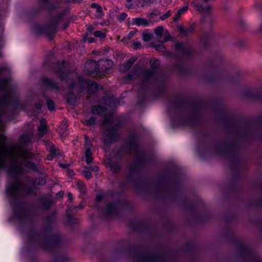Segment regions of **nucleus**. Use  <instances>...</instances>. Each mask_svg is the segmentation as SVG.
Masks as SVG:
<instances>
[{
    "label": "nucleus",
    "mask_w": 262,
    "mask_h": 262,
    "mask_svg": "<svg viewBox=\"0 0 262 262\" xmlns=\"http://www.w3.org/2000/svg\"><path fill=\"white\" fill-rule=\"evenodd\" d=\"M15 91L7 80L0 79V169L6 168L13 177L7 187L6 193L16 217L21 219L28 212L18 199L32 193L33 189L30 185L23 183L19 176L25 170L37 171L38 168L29 160L32 158L33 154L24 148L32 142L33 133L23 134L20 138L19 144L10 147L3 132L5 126L3 120H11L16 107L18 99Z\"/></svg>",
    "instance_id": "obj_1"
},
{
    "label": "nucleus",
    "mask_w": 262,
    "mask_h": 262,
    "mask_svg": "<svg viewBox=\"0 0 262 262\" xmlns=\"http://www.w3.org/2000/svg\"><path fill=\"white\" fill-rule=\"evenodd\" d=\"M140 74H142L143 80L140 84V88L143 89L147 85L153 84L157 78V74L153 70L145 69L141 70L139 65L136 64L133 70L124 77V81L128 82L132 78L138 76Z\"/></svg>",
    "instance_id": "obj_2"
},
{
    "label": "nucleus",
    "mask_w": 262,
    "mask_h": 262,
    "mask_svg": "<svg viewBox=\"0 0 262 262\" xmlns=\"http://www.w3.org/2000/svg\"><path fill=\"white\" fill-rule=\"evenodd\" d=\"M102 125L105 130L103 135L104 142L107 144L117 140L118 137L117 131L119 126L113 121L112 115L105 117Z\"/></svg>",
    "instance_id": "obj_3"
},
{
    "label": "nucleus",
    "mask_w": 262,
    "mask_h": 262,
    "mask_svg": "<svg viewBox=\"0 0 262 262\" xmlns=\"http://www.w3.org/2000/svg\"><path fill=\"white\" fill-rule=\"evenodd\" d=\"M70 89L75 92L83 91V89H86L91 93L94 92L98 89V84L91 80L84 79L82 77L78 79V81L73 82L70 85Z\"/></svg>",
    "instance_id": "obj_4"
},
{
    "label": "nucleus",
    "mask_w": 262,
    "mask_h": 262,
    "mask_svg": "<svg viewBox=\"0 0 262 262\" xmlns=\"http://www.w3.org/2000/svg\"><path fill=\"white\" fill-rule=\"evenodd\" d=\"M64 13H59L58 16L53 17L50 22L42 28L41 32L49 36L50 37L56 31L57 26L61 19Z\"/></svg>",
    "instance_id": "obj_5"
},
{
    "label": "nucleus",
    "mask_w": 262,
    "mask_h": 262,
    "mask_svg": "<svg viewBox=\"0 0 262 262\" xmlns=\"http://www.w3.org/2000/svg\"><path fill=\"white\" fill-rule=\"evenodd\" d=\"M112 61L111 60H101L97 62L98 76L104 75L107 71L112 66Z\"/></svg>",
    "instance_id": "obj_6"
},
{
    "label": "nucleus",
    "mask_w": 262,
    "mask_h": 262,
    "mask_svg": "<svg viewBox=\"0 0 262 262\" xmlns=\"http://www.w3.org/2000/svg\"><path fill=\"white\" fill-rule=\"evenodd\" d=\"M85 71L86 73L93 77H95L98 76V67H97V62L91 60L88 61L84 66Z\"/></svg>",
    "instance_id": "obj_7"
},
{
    "label": "nucleus",
    "mask_w": 262,
    "mask_h": 262,
    "mask_svg": "<svg viewBox=\"0 0 262 262\" xmlns=\"http://www.w3.org/2000/svg\"><path fill=\"white\" fill-rule=\"evenodd\" d=\"M175 49L184 57L188 56L192 53V50L190 47L182 42H177L175 45Z\"/></svg>",
    "instance_id": "obj_8"
},
{
    "label": "nucleus",
    "mask_w": 262,
    "mask_h": 262,
    "mask_svg": "<svg viewBox=\"0 0 262 262\" xmlns=\"http://www.w3.org/2000/svg\"><path fill=\"white\" fill-rule=\"evenodd\" d=\"M154 33L159 38L163 36V38L161 42H165L169 40L170 36L167 31H164V28L162 26H158L155 28Z\"/></svg>",
    "instance_id": "obj_9"
},
{
    "label": "nucleus",
    "mask_w": 262,
    "mask_h": 262,
    "mask_svg": "<svg viewBox=\"0 0 262 262\" xmlns=\"http://www.w3.org/2000/svg\"><path fill=\"white\" fill-rule=\"evenodd\" d=\"M64 61L58 63L55 68V72L58 75L59 78L65 79L67 76V70L64 66Z\"/></svg>",
    "instance_id": "obj_10"
},
{
    "label": "nucleus",
    "mask_w": 262,
    "mask_h": 262,
    "mask_svg": "<svg viewBox=\"0 0 262 262\" xmlns=\"http://www.w3.org/2000/svg\"><path fill=\"white\" fill-rule=\"evenodd\" d=\"M50 0H38V5L40 8L47 9L49 11L56 9L58 6L57 4L50 3Z\"/></svg>",
    "instance_id": "obj_11"
},
{
    "label": "nucleus",
    "mask_w": 262,
    "mask_h": 262,
    "mask_svg": "<svg viewBox=\"0 0 262 262\" xmlns=\"http://www.w3.org/2000/svg\"><path fill=\"white\" fill-rule=\"evenodd\" d=\"M102 211L104 215L107 216H112L116 213V206L113 203H110L105 206Z\"/></svg>",
    "instance_id": "obj_12"
},
{
    "label": "nucleus",
    "mask_w": 262,
    "mask_h": 262,
    "mask_svg": "<svg viewBox=\"0 0 262 262\" xmlns=\"http://www.w3.org/2000/svg\"><path fill=\"white\" fill-rule=\"evenodd\" d=\"M136 262H156L155 256L150 255L141 254L136 258Z\"/></svg>",
    "instance_id": "obj_13"
},
{
    "label": "nucleus",
    "mask_w": 262,
    "mask_h": 262,
    "mask_svg": "<svg viewBox=\"0 0 262 262\" xmlns=\"http://www.w3.org/2000/svg\"><path fill=\"white\" fill-rule=\"evenodd\" d=\"M132 24L138 26H148L150 24H152V22L150 20H147L142 17H138L133 18Z\"/></svg>",
    "instance_id": "obj_14"
},
{
    "label": "nucleus",
    "mask_w": 262,
    "mask_h": 262,
    "mask_svg": "<svg viewBox=\"0 0 262 262\" xmlns=\"http://www.w3.org/2000/svg\"><path fill=\"white\" fill-rule=\"evenodd\" d=\"M137 58L133 57L126 61L120 68V70L123 72H126L129 70L134 62L136 61Z\"/></svg>",
    "instance_id": "obj_15"
},
{
    "label": "nucleus",
    "mask_w": 262,
    "mask_h": 262,
    "mask_svg": "<svg viewBox=\"0 0 262 262\" xmlns=\"http://www.w3.org/2000/svg\"><path fill=\"white\" fill-rule=\"evenodd\" d=\"M47 122L45 119H42L38 126V134L40 137H42L47 133Z\"/></svg>",
    "instance_id": "obj_16"
},
{
    "label": "nucleus",
    "mask_w": 262,
    "mask_h": 262,
    "mask_svg": "<svg viewBox=\"0 0 262 262\" xmlns=\"http://www.w3.org/2000/svg\"><path fill=\"white\" fill-rule=\"evenodd\" d=\"M42 80L43 84L55 90L58 89V86L57 83L54 82L52 80L49 79L47 77L43 78Z\"/></svg>",
    "instance_id": "obj_17"
},
{
    "label": "nucleus",
    "mask_w": 262,
    "mask_h": 262,
    "mask_svg": "<svg viewBox=\"0 0 262 262\" xmlns=\"http://www.w3.org/2000/svg\"><path fill=\"white\" fill-rule=\"evenodd\" d=\"M91 111L93 114L102 115L105 113L106 108L104 106L98 105L97 106H92Z\"/></svg>",
    "instance_id": "obj_18"
},
{
    "label": "nucleus",
    "mask_w": 262,
    "mask_h": 262,
    "mask_svg": "<svg viewBox=\"0 0 262 262\" xmlns=\"http://www.w3.org/2000/svg\"><path fill=\"white\" fill-rule=\"evenodd\" d=\"M91 7L92 8L95 9V16L97 18L102 17L103 16V13L101 7L96 3L92 4Z\"/></svg>",
    "instance_id": "obj_19"
},
{
    "label": "nucleus",
    "mask_w": 262,
    "mask_h": 262,
    "mask_svg": "<svg viewBox=\"0 0 262 262\" xmlns=\"http://www.w3.org/2000/svg\"><path fill=\"white\" fill-rule=\"evenodd\" d=\"M194 30V28L192 26H190L187 28H184L182 26L179 27V30L181 33L184 35L187 36L191 33Z\"/></svg>",
    "instance_id": "obj_20"
},
{
    "label": "nucleus",
    "mask_w": 262,
    "mask_h": 262,
    "mask_svg": "<svg viewBox=\"0 0 262 262\" xmlns=\"http://www.w3.org/2000/svg\"><path fill=\"white\" fill-rule=\"evenodd\" d=\"M92 152L91 149L89 147H88L85 153V161L88 164H90L92 162L93 158L92 157Z\"/></svg>",
    "instance_id": "obj_21"
},
{
    "label": "nucleus",
    "mask_w": 262,
    "mask_h": 262,
    "mask_svg": "<svg viewBox=\"0 0 262 262\" xmlns=\"http://www.w3.org/2000/svg\"><path fill=\"white\" fill-rule=\"evenodd\" d=\"M137 1V3L138 5H140L141 7H144L145 6H149L150 5L153 4L157 0H136Z\"/></svg>",
    "instance_id": "obj_22"
},
{
    "label": "nucleus",
    "mask_w": 262,
    "mask_h": 262,
    "mask_svg": "<svg viewBox=\"0 0 262 262\" xmlns=\"http://www.w3.org/2000/svg\"><path fill=\"white\" fill-rule=\"evenodd\" d=\"M188 9V6H183L177 12L176 15L173 17V20L177 21L181 16V15L185 12Z\"/></svg>",
    "instance_id": "obj_23"
},
{
    "label": "nucleus",
    "mask_w": 262,
    "mask_h": 262,
    "mask_svg": "<svg viewBox=\"0 0 262 262\" xmlns=\"http://www.w3.org/2000/svg\"><path fill=\"white\" fill-rule=\"evenodd\" d=\"M77 188L79 190L81 194H85L86 192V187L83 182L79 181L77 182Z\"/></svg>",
    "instance_id": "obj_24"
},
{
    "label": "nucleus",
    "mask_w": 262,
    "mask_h": 262,
    "mask_svg": "<svg viewBox=\"0 0 262 262\" xmlns=\"http://www.w3.org/2000/svg\"><path fill=\"white\" fill-rule=\"evenodd\" d=\"M34 186L42 185L46 183L45 179L42 177L36 179L31 183Z\"/></svg>",
    "instance_id": "obj_25"
},
{
    "label": "nucleus",
    "mask_w": 262,
    "mask_h": 262,
    "mask_svg": "<svg viewBox=\"0 0 262 262\" xmlns=\"http://www.w3.org/2000/svg\"><path fill=\"white\" fill-rule=\"evenodd\" d=\"M160 64V62L159 60L156 59H152L150 60V65L152 69L157 68Z\"/></svg>",
    "instance_id": "obj_26"
},
{
    "label": "nucleus",
    "mask_w": 262,
    "mask_h": 262,
    "mask_svg": "<svg viewBox=\"0 0 262 262\" xmlns=\"http://www.w3.org/2000/svg\"><path fill=\"white\" fill-rule=\"evenodd\" d=\"M152 35L151 33L143 32L142 34V38L145 41L150 40L152 38Z\"/></svg>",
    "instance_id": "obj_27"
},
{
    "label": "nucleus",
    "mask_w": 262,
    "mask_h": 262,
    "mask_svg": "<svg viewBox=\"0 0 262 262\" xmlns=\"http://www.w3.org/2000/svg\"><path fill=\"white\" fill-rule=\"evenodd\" d=\"M110 166L114 172H117L120 169V166L117 163H110Z\"/></svg>",
    "instance_id": "obj_28"
},
{
    "label": "nucleus",
    "mask_w": 262,
    "mask_h": 262,
    "mask_svg": "<svg viewBox=\"0 0 262 262\" xmlns=\"http://www.w3.org/2000/svg\"><path fill=\"white\" fill-rule=\"evenodd\" d=\"M94 35L96 37H99L100 38H103L105 37L106 35L103 32L101 31H96L94 32Z\"/></svg>",
    "instance_id": "obj_29"
},
{
    "label": "nucleus",
    "mask_w": 262,
    "mask_h": 262,
    "mask_svg": "<svg viewBox=\"0 0 262 262\" xmlns=\"http://www.w3.org/2000/svg\"><path fill=\"white\" fill-rule=\"evenodd\" d=\"M47 104L48 108L50 111H53L54 109V103L52 100L47 99Z\"/></svg>",
    "instance_id": "obj_30"
},
{
    "label": "nucleus",
    "mask_w": 262,
    "mask_h": 262,
    "mask_svg": "<svg viewBox=\"0 0 262 262\" xmlns=\"http://www.w3.org/2000/svg\"><path fill=\"white\" fill-rule=\"evenodd\" d=\"M52 244V242L50 239H46L42 244V247L47 249H49L50 246Z\"/></svg>",
    "instance_id": "obj_31"
},
{
    "label": "nucleus",
    "mask_w": 262,
    "mask_h": 262,
    "mask_svg": "<svg viewBox=\"0 0 262 262\" xmlns=\"http://www.w3.org/2000/svg\"><path fill=\"white\" fill-rule=\"evenodd\" d=\"M194 112H192L191 116H189L184 122L183 123V124L190 125L191 122L194 120Z\"/></svg>",
    "instance_id": "obj_32"
},
{
    "label": "nucleus",
    "mask_w": 262,
    "mask_h": 262,
    "mask_svg": "<svg viewBox=\"0 0 262 262\" xmlns=\"http://www.w3.org/2000/svg\"><path fill=\"white\" fill-rule=\"evenodd\" d=\"M95 117H92L89 119L86 120L84 123L86 125H91L95 123Z\"/></svg>",
    "instance_id": "obj_33"
},
{
    "label": "nucleus",
    "mask_w": 262,
    "mask_h": 262,
    "mask_svg": "<svg viewBox=\"0 0 262 262\" xmlns=\"http://www.w3.org/2000/svg\"><path fill=\"white\" fill-rule=\"evenodd\" d=\"M67 127H68V125L67 124V123L66 122L62 123L60 126V132L61 134H64L66 132Z\"/></svg>",
    "instance_id": "obj_34"
},
{
    "label": "nucleus",
    "mask_w": 262,
    "mask_h": 262,
    "mask_svg": "<svg viewBox=\"0 0 262 262\" xmlns=\"http://www.w3.org/2000/svg\"><path fill=\"white\" fill-rule=\"evenodd\" d=\"M135 33H136L135 31H130L129 32V33L128 34L127 36L123 38L122 40L125 42L127 40H128L130 39L133 37V36L135 34Z\"/></svg>",
    "instance_id": "obj_35"
},
{
    "label": "nucleus",
    "mask_w": 262,
    "mask_h": 262,
    "mask_svg": "<svg viewBox=\"0 0 262 262\" xmlns=\"http://www.w3.org/2000/svg\"><path fill=\"white\" fill-rule=\"evenodd\" d=\"M83 175L88 179H89L91 177V172L89 170H84L82 171Z\"/></svg>",
    "instance_id": "obj_36"
},
{
    "label": "nucleus",
    "mask_w": 262,
    "mask_h": 262,
    "mask_svg": "<svg viewBox=\"0 0 262 262\" xmlns=\"http://www.w3.org/2000/svg\"><path fill=\"white\" fill-rule=\"evenodd\" d=\"M127 15L125 13H122L120 14L118 16V19L119 21H122L124 20L127 17Z\"/></svg>",
    "instance_id": "obj_37"
},
{
    "label": "nucleus",
    "mask_w": 262,
    "mask_h": 262,
    "mask_svg": "<svg viewBox=\"0 0 262 262\" xmlns=\"http://www.w3.org/2000/svg\"><path fill=\"white\" fill-rule=\"evenodd\" d=\"M171 15V12H170V11H167L164 14H163L161 16V19L162 20H164L166 18H167L168 17L170 16Z\"/></svg>",
    "instance_id": "obj_38"
},
{
    "label": "nucleus",
    "mask_w": 262,
    "mask_h": 262,
    "mask_svg": "<svg viewBox=\"0 0 262 262\" xmlns=\"http://www.w3.org/2000/svg\"><path fill=\"white\" fill-rule=\"evenodd\" d=\"M86 169L89 170L90 171H97L99 169V167L97 166H95L93 167H85Z\"/></svg>",
    "instance_id": "obj_39"
},
{
    "label": "nucleus",
    "mask_w": 262,
    "mask_h": 262,
    "mask_svg": "<svg viewBox=\"0 0 262 262\" xmlns=\"http://www.w3.org/2000/svg\"><path fill=\"white\" fill-rule=\"evenodd\" d=\"M155 49L158 51H163L165 50L164 47L162 45H159L155 46Z\"/></svg>",
    "instance_id": "obj_40"
},
{
    "label": "nucleus",
    "mask_w": 262,
    "mask_h": 262,
    "mask_svg": "<svg viewBox=\"0 0 262 262\" xmlns=\"http://www.w3.org/2000/svg\"><path fill=\"white\" fill-rule=\"evenodd\" d=\"M68 220L69 223L72 224L76 223L75 219H73L72 217L68 215Z\"/></svg>",
    "instance_id": "obj_41"
},
{
    "label": "nucleus",
    "mask_w": 262,
    "mask_h": 262,
    "mask_svg": "<svg viewBox=\"0 0 262 262\" xmlns=\"http://www.w3.org/2000/svg\"><path fill=\"white\" fill-rule=\"evenodd\" d=\"M85 41H88L90 43H92L95 41V39L92 37H89L86 38H84Z\"/></svg>",
    "instance_id": "obj_42"
},
{
    "label": "nucleus",
    "mask_w": 262,
    "mask_h": 262,
    "mask_svg": "<svg viewBox=\"0 0 262 262\" xmlns=\"http://www.w3.org/2000/svg\"><path fill=\"white\" fill-rule=\"evenodd\" d=\"M134 47L137 49L141 47V43L138 41H135L133 43Z\"/></svg>",
    "instance_id": "obj_43"
},
{
    "label": "nucleus",
    "mask_w": 262,
    "mask_h": 262,
    "mask_svg": "<svg viewBox=\"0 0 262 262\" xmlns=\"http://www.w3.org/2000/svg\"><path fill=\"white\" fill-rule=\"evenodd\" d=\"M104 198V194L102 193L99 194L97 195L96 200L97 202L101 200Z\"/></svg>",
    "instance_id": "obj_44"
},
{
    "label": "nucleus",
    "mask_w": 262,
    "mask_h": 262,
    "mask_svg": "<svg viewBox=\"0 0 262 262\" xmlns=\"http://www.w3.org/2000/svg\"><path fill=\"white\" fill-rule=\"evenodd\" d=\"M51 154L53 155H58V152L57 151V150L55 148V147H51Z\"/></svg>",
    "instance_id": "obj_45"
},
{
    "label": "nucleus",
    "mask_w": 262,
    "mask_h": 262,
    "mask_svg": "<svg viewBox=\"0 0 262 262\" xmlns=\"http://www.w3.org/2000/svg\"><path fill=\"white\" fill-rule=\"evenodd\" d=\"M42 106V103L41 102H38V103H36L35 104V107L38 109V110H39L41 108V107Z\"/></svg>",
    "instance_id": "obj_46"
},
{
    "label": "nucleus",
    "mask_w": 262,
    "mask_h": 262,
    "mask_svg": "<svg viewBox=\"0 0 262 262\" xmlns=\"http://www.w3.org/2000/svg\"><path fill=\"white\" fill-rule=\"evenodd\" d=\"M6 70L5 67L0 68V75L3 74Z\"/></svg>",
    "instance_id": "obj_47"
},
{
    "label": "nucleus",
    "mask_w": 262,
    "mask_h": 262,
    "mask_svg": "<svg viewBox=\"0 0 262 262\" xmlns=\"http://www.w3.org/2000/svg\"><path fill=\"white\" fill-rule=\"evenodd\" d=\"M6 8L7 7L4 8L2 10H0V16H1L2 15H4L6 11Z\"/></svg>",
    "instance_id": "obj_48"
},
{
    "label": "nucleus",
    "mask_w": 262,
    "mask_h": 262,
    "mask_svg": "<svg viewBox=\"0 0 262 262\" xmlns=\"http://www.w3.org/2000/svg\"><path fill=\"white\" fill-rule=\"evenodd\" d=\"M68 196L69 200H72L73 199V194L69 192L68 193Z\"/></svg>",
    "instance_id": "obj_49"
},
{
    "label": "nucleus",
    "mask_w": 262,
    "mask_h": 262,
    "mask_svg": "<svg viewBox=\"0 0 262 262\" xmlns=\"http://www.w3.org/2000/svg\"><path fill=\"white\" fill-rule=\"evenodd\" d=\"M53 156L52 154H51V155H49V156L48 157V159L49 160H51L53 159Z\"/></svg>",
    "instance_id": "obj_50"
},
{
    "label": "nucleus",
    "mask_w": 262,
    "mask_h": 262,
    "mask_svg": "<svg viewBox=\"0 0 262 262\" xmlns=\"http://www.w3.org/2000/svg\"><path fill=\"white\" fill-rule=\"evenodd\" d=\"M77 208H78V209H82V208H83V205H82V203H81V204H80L79 205L77 206Z\"/></svg>",
    "instance_id": "obj_51"
},
{
    "label": "nucleus",
    "mask_w": 262,
    "mask_h": 262,
    "mask_svg": "<svg viewBox=\"0 0 262 262\" xmlns=\"http://www.w3.org/2000/svg\"><path fill=\"white\" fill-rule=\"evenodd\" d=\"M255 262H262V260L258 259V260H256Z\"/></svg>",
    "instance_id": "obj_52"
},
{
    "label": "nucleus",
    "mask_w": 262,
    "mask_h": 262,
    "mask_svg": "<svg viewBox=\"0 0 262 262\" xmlns=\"http://www.w3.org/2000/svg\"><path fill=\"white\" fill-rule=\"evenodd\" d=\"M260 30L262 31V24L261 25V26H260Z\"/></svg>",
    "instance_id": "obj_53"
},
{
    "label": "nucleus",
    "mask_w": 262,
    "mask_h": 262,
    "mask_svg": "<svg viewBox=\"0 0 262 262\" xmlns=\"http://www.w3.org/2000/svg\"><path fill=\"white\" fill-rule=\"evenodd\" d=\"M126 1H127V2H130L132 1V0H126Z\"/></svg>",
    "instance_id": "obj_54"
},
{
    "label": "nucleus",
    "mask_w": 262,
    "mask_h": 262,
    "mask_svg": "<svg viewBox=\"0 0 262 262\" xmlns=\"http://www.w3.org/2000/svg\"><path fill=\"white\" fill-rule=\"evenodd\" d=\"M88 140H86V144L88 143Z\"/></svg>",
    "instance_id": "obj_55"
}]
</instances>
